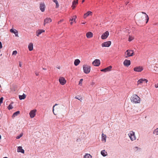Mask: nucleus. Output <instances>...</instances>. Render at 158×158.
<instances>
[{"label":"nucleus","instance_id":"7","mask_svg":"<svg viewBox=\"0 0 158 158\" xmlns=\"http://www.w3.org/2000/svg\"><path fill=\"white\" fill-rule=\"evenodd\" d=\"M130 139L133 141L136 139V137L135 135V133L133 131H131L128 134Z\"/></svg>","mask_w":158,"mask_h":158},{"label":"nucleus","instance_id":"9","mask_svg":"<svg viewBox=\"0 0 158 158\" xmlns=\"http://www.w3.org/2000/svg\"><path fill=\"white\" fill-rule=\"evenodd\" d=\"M36 110L34 109L31 110L29 113V115L31 118H33L36 115Z\"/></svg>","mask_w":158,"mask_h":158},{"label":"nucleus","instance_id":"48","mask_svg":"<svg viewBox=\"0 0 158 158\" xmlns=\"http://www.w3.org/2000/svg\"><path fill=\"white\" fill-rule=\"evenodd\" d=\"M57 68L58 69H60V67H57Z\"/></svg>","mask_w":158,"mask_h":158},{"label":"nucleus","instance_id":"42","mask_svg":"<svg viewBox=\"0 0 158 158\" xmlns=\"http://www.w3.org/2000/svg\"><path fill=\"white\" fill-rule=\"evenodd\" d=\"M2 48V43L0 42V49H1Z\"/></svg>","mask_w":158,"mask_h":158},{"label":"nucleus","instance_id":"6","mask_svg":"<svg viewBox=\"0 0 158 158\" xmlns=\"http://www.w3.org/2000/svg\"><path fill=\"white\" fill-rule=\"evenodd\" d=\"M148 80L145 79L141 78L139 79L137 82V85H142L143 84L145 85L147 84Z\"/></svg>","mask_w":158,"mask_h":158},{"label":"nucleus","instance_id":"14","mask_svg":"<svg viewBox=\"0 0 158 158\" xmlns=\"http://www.w3.org/2000/svg\"><path fill=\"white\" fill-rule=\"evenodd\" d=\"M45 8V5L44 3H42L40 4V8L42 12H44Z\"/></svg>","mask_w":158,"mask_h":158},{"label":"nucleus","instance_id":"2","mask_svg":"<svg viewBox=\"0 0 158 158\" xmlns=\"http://www.w3.org/2000/svg\"><path fill=\"white\" fill-rule=\"evenodd\" d=\"M131 102L135 103H139L140 102V98L137 95H133L131 98Z\"/></svg>","mask_w":158,"mask_h":158},{"label":"nucleus","instance_id":"46","mask_svg":"<svg viewBox=\"0 0 158 158\" xmlns=\"http://www.w3.org/2000/svg\"><path fill=\"white\" fill-rule=\"evenodd\" d=\"M85 0H82V3H83V2H84Z\"/></svg>","mask_w":158,"mask_h":158},{"label":"nucleus","instance_id":"51","mask_svg":"<svg viewBox=\"0 0 158 158\" xmlns=\"http://www.w3.org/2000/svg\"><path fill=\"white\" fill-rule=\"evenodd\" d=\"M7 158V157H4V158Z\"/></svg>","mask_w":158,"mask_h":158},{"label":"nucleus","instance_id":"22","mask_svg":"<svg viewBox=\"0 0 158 158\" xmlns=\"http://www.w3.org/2000/svg\"><path fill=\"white\" fill-rule=\"evenodd\" d=\"M10 31L12 33H13L15 34L16 36H18V32L15 29H11L10 30Z\"/></svg>","mask_w":158,"mask_h":158},{"label":"nucleus","instance_id":"13","mask_svg":"<svg viewBox=\"0 0 158 158\" xmlns=\"http://www.w3.org/2000/svg\"><path fill=\"white\" fill-rule=\"evenodd\" d=\"M92 64L95 66H98L100 64V60L98 59H96L93 62Z\"/></svg>","mask_w":158,"mask_h":158},{"label":"nucleus","instance_id":"15","mask_svg":"<svg viewBox=\"0 0 158 158\" xmlns=\"http://www.w3.org/2000/svg\"><path fill=\"white\" fill-rule=\"evenodd\" d=\"M124 65L127 67H128L131 64V61L129 60L126 59L123 62Z\"/></svg>","mask_w":158,"mask_h":158},{"label":"nucleus","instance_id":"50","mask_svg":"<svg viewBox=\"0 0 158 158\" xmlns=\"http://www.w3.org/2000/svg\"><path fill=\"white\" fill-rule=\"evenodd\" d=\"M1 135H0V139H1Z\"/></svg>","mask_w":158,"mask_h":158},{"label":"nucleus","instance_id":"33","mask_svg":"<svg viewBox=\"0 0 158 158\" xmlns=\"http://www.w3.org/2000/svg\"><path fill=\"white\" fill-rule=\"evenodd\" d=\"M154 134L155 135H158V128H157L153 132Z\"/></svg>","mask_w":158,"mask_h":158},{"label":"nucleus","instance_id":"41","mask_svg":"<svg viewBox=\"0 0 158 158\" xmlns=\"http://www.w3.org/2000/svg\"><path fill=\"white\" fill-rule=\"evenodd\" d=\"M75 98L77 99H78L79 100H81L82 99V98H78L77 97H76Z\"/></svg>","mask_w":158,"mask_h":158},{"label":"nucleus","instance_id":"44","mask_svg":"<svg viewBox=\"0 0 158 158\" xmlns=\"http://www.w3.org/2000/svg\"><path fill=\"white\" fill-rule=\"evenodd\" d=\"M155 86L156 88H158V83L155 84Z\"/></svg>","mask_w":158,"mask_h":158},{"label":"nucleus","instance_id":"43","mask_svg":"<svg viewBox=\"0 0 158 158\" xmlns=\"http://www.w3.org/2000/svg\"><path fill=\"white\" fill-rule=\"evenodd\" d=\"M22 64L21 62H19V66L21 67H22Z\"/></svg>","mask_w":158,"mask_h":158},{"label":"nucleus","instance_id":"37","mask_svg":"<svg viewBox=\"0 0 158 158\" xmlns=\"http://www.w3.org/2000/svg\"><path fill=\"white\" fill-rule=\"evenodd\" d=\"M17 54V52L16 51H14L12 53V55L16 56Z\"/></svg>","mask_w":158,"mask_h":158},{"label":"nucleus","instance_id":"1","mask_svg":"<svg viewBox=\"0 0 158 158\" xmlns=\"http://www.w3.org/2000/svg\"><path fill=\"white\" fill-rule=\"evenodd\" d=\"M141 13L139 14L137 18L136 21L139 23H142L144 21L145 19L146 20V23H147L149 20V17L147 14L144 12H142Z\"/></svg>","mask_w":158,"mask_h":158},{"label":"nucleus","instance_id":"30","mask_svg":"<svg viewBox=\"0 0 158 158\" xmlns=\"http://www.w3.org/2000/svg\"><path fill=\"white\" fill-rule=\"evenodd\" d=\"M26 97V95L24 94H23L22 95H19V98L20 100L24 99Z\"/></svg>","mask_w":158,"mask_h":158},{"label":"nucleus","instance_id":"45","mask_svg":"<svg viewBox=\"0 0 158 158\" xmlns=\"http://www.w3.org/2000/svg\"><path fill=\"white\" fill-rule=\"evenodd\" d=\"M63 21V20H60V21H59L58 22V24H60V23H61V22H62Z\"/></svg>","mask_w":158,"mask_h":158},{"label":"nucleus","instance_id":"3","mask_svg":"<svg viewBox=\"0 0 158 158\" xmlns=\"http://www.w3.org/2000/svg\"><path fill=\"white\" fill-rule=\"evenodd\" d=\"M54 108H55L56 110L58 112L60 110L62 109V105H59V104H56L53 106L52 108V111L54 114L55 115L56 114H55L54 110Z\"/></svg>","mask_w":158,"mask_h":158},{"label":"nucleus","instance_id":"28","mask_svg":"<svg viewBox=\"0 0 158 158\" xmlns=\"http://www.w3.org/2000/svg\"><path fill=\"white\" fill-rule=\"evenodd\" d=\"M101 154L103 156H106L107 155V153L105 151V150H102L101 152Z\"/></svg>","mask_w":158,"mask_h":158},{"label":"nucleus","instance_id":"26","mask_svg":"<svg viewBox=\"0 0 158 158\" xmlns=\"http://www.w3.org/2000/svg\"><path fill=\"white\" fill-rule=\"evenodd\" d=\"M80 63V61L78 59L75 60L74 62V64L76 66H77Z\"/></svg>","mask_w":158,"mask_h":158},{"label":"nucleus","instance_id":"12","mask_svg":"<svg viewBox=\"0 0 158 158\" xmlns=\"http://www.w3.org/2000/svg\"><path fill=\"white\" fill-rule=\"evenodd\" d=\"M143 69L142 67L139 66L134 68V70L135 72H141Z\"/></svg>","mask_w":158,"mask_h":158},{"label":"nucleus","instance_id":"5","mask_svg":"<svg viewBox=\"0 0 158 158\" xmlns=\"http://www.w3.org/2000/svg\"><path fill=\"white\" fill-rule=\"evenodd\" d=\"M83 70L84 73L88 74L90 72L91 67L87 64H84L83 65Z\"/></svg>","mask_w":158,"mask_h":158},{"label":"nucleus","instance_id":"10","mask_svg":"<svg viewBox=\"0 0 158 158\" xmlns=\"http://www.w3.org/2000/svg\"><path fill=\"white\" fill-rule=\"evenodd\" d=\"M59 81L61 85H64L66 83V81L64 78L63 77H60L59 79Z\"/></svg>","mask_w":158,"mask_h":158},{"label":"nucleus","instance_id":"34","mask_svg":"<svg viewBox=\"0 0 158 158\" xmlns=\"http://www.w3.org/2000/svg\"><path fill=\"white\" fill-rule=\"evenodd\" d=\"M154 70L158 72V64L156 65L154 68Z\"/></svg>","mask_w":158,"mask_h":158},{"label":"nucleus","instance_id":"19","mask_svg":"<svg viewBox=\"0 0 158 158\" xmlns=\"http://www.w3.org/2000/svg\"><path fill=\"white\" fill-rule=\"evenodd\" d=\"M92 15V12L90 11H89L87 13H85L84 15V18L85 19L87 17L90 16V15Z\"/></svg>","mask_w":158,"mask_h":158},{"label":"nucleus","instance_id":"8","mask_svg":"<svg viewBox=\"0 0 158 158\" xmlns=\"http://www.w3.org/2000/svg\"><path fill=\"white\" fill-rule=\"evenodd\" d=\"M111 42L110 41H108L104 42L102 44V47H108L111 45Z\"/></svg>","mask_w":158,"mask_h":158},{"label":"nucleus","instance_id":"18","mask_svg":"<svg viewBox=\"0 0 158 158\" xmlns=\"http://www.w3.org/2000/svg\"><path fill=\"white\" fill-rule=\"evenodd\" d=\"M78 3V0H74L72 2V7L73 9H74L76 5Z\"/></svg>","mask_w":158,"mask_h":158},{"label":"nucleus","instance_id":"17","mask_svg":"<svg viewBox=\"0 0 158 158\" xmlns=\"http://www.w3.org/2000/svg\"><path fill=\"white\" fill-rule=\"evenodd\" d=\"M52 21L51 19L50 18H46L44 20V25H45L47 23H51Z\"/></svg>","mask_w":158,"mask_h":158},{"label":"nucleus","instance_id":"24","mask_svg":"<svg viewBox=\"0 0 158 158\" xmlns=\"http://www.w3.org/2000/svg\"><path fill=\"white\" fill-rule=\"evenodd\" d=\"M17 152H21L23 153H24V151L22 147L21 146H19L17 148Z\"/></svg>","mask_w":158,"mask_h":158},{"label":"nucleus","instance_id":"35","mask_svg":"<svg viewBox=\"0 0 158 158\" xmlns=\"http://www.w3.org/2000/svg\"><path fill=\"white\" fill-rule=\"evenodd\" d=\"M134 39V37L131 36H129L128 40L129 41H131V40H133Z\"/></svg>","mask_w":158,"mask_h":158},{"label":"nucleus","instance_id":"39","mask_svg":"<svg viewBox=\"0 0 158 158\" xmlns=\"http://www.w3.org/2000/svg\"><path fill=\"white\" fill-rule=\"evenodd\" d=\"M23 136V134H21L19 135L16 137V138L17 139H19Z\"/></svg>","mask_w":158,"mask_h":158},{"label":"nucleus","instance_id":"23","mask_svg":"<svg viewBox=\"0 0 158 158\" xmlns=\"http://www.w3.org/2000/svg\"><path fill=\"white\" fill-rule=\"evenodd\" d=\"M93 34L91 32H88L86 34V36L88 38H90L93 36Z\"/></svg>","mask_w":158,"mask_h":158},{"label":"nucleus","instance_id":"11","mask_svg":"<svg viewBox=\"0 0 158 158\" xmlns=\"http://www.w3.org/2000/svg\"><path fill=\"white\" fill-rule=\"evenodd\" d=\"M109 32L108 31H106L105 33H103L101 36V38L102 40L106 39L109 35Z\"/></svg>","mask_w":158,"mask_h":158},{"label":"nucleus","instance_id":"16","mask_svg":"<svg viewBox=\"0 0 158 158\" xmlns=\"http://www.w3.org/2000/svg\"><path fill=\"white\" fill-rule=\"evenodd\" d=\"M112 68V66H110L106 68L102 69L101 70V71L102 72H106L107 71H110L111 70V69Z\"/></svg>","mask_w":158,"mask_h":158},{"label":"nucleus","instance_id":"38","mask_svg":"<svg viewBox=\"0 0 158 158\" xmlns=\"http://www.w3.org/2000/svg\"><path fill=\"white\" fill-rule=\"evenodd\" d=\"M83 80L82 79H81L79 81V85H82Z\"/></svg>","mask_w":158,"mask_h":158},{"label":"nucleus","instance_id":"47","mask_svg":"<svg viewBox=\"0 0 158 158\" xmlns=\"http://www.w3.org/2000/svg\"><path fill=\"white\" fill-rule=\"evenodd\" d=\"M43 69L44 70H46V69H45V68H43Z\"/></svg>","mask_w":158,"mask_h":158},{"label":"nucleus","instance_id":"31","mask_svg":"<svg viewBox=\"0 0 158 158\" xmlns=\"http://www.w3.org/2000/svg\"><path fill=\"white\" fill-rule=\"evenodd\" d=\"M20 113V111H17L15 113H14L13 115L12 116V117L13 118H14L16 116H17Z\"/></svg>","mask_w":158,"mask_h":158},{"label":"nucleus","instance_id":"4","mask_svg":"<svg viewBox=\"0 0 158 158\" xmlns=\"http://www.w3.org/2000/svg\"><path fill=\"white\" fill-rule=\"evenodd\" d=\"M134 51L133 50H127L125 53L124 56L125 58H127L134 55Z\"/></svg>","mask_w":158,"mask_h":158},{"label":"nucleus","instance_id":"36","mask_svg":"<svg viewBox=\"0 0 158 158\" xmlns=\"http://www.w3.org/2000/svg\"><path fill=\"white\" fill-rule=\"evenodd\" d=\"M13 108V107L11 104H10L8 106V109L9 110L12 109Z\"/></svg>","mask_w":158,"mask_h":158},{"label":"nucleus","instance_id":"32","mask_svg":"<svg viewBox=\"0 0 158 158\" xmlns=\"http://www.w3.org/2000/svg\"><path fill=\"white\" fill-rule=\"evenodd\" d=\"M53 2L55 3L56 4V8H58L59 6V4L58 2L57 1V0H52Z\"/></svg>","mask_w":158,"mask_h":158},{"label":"nucleus","instance_id":"49","mask_svg":"<svg viewBox=\"0 0 158 158\" xmlns=\"http://www.w3.org/2000/svg\"><path fill=\"white\" fill-rule=\"evenodd\" d=\"M85 23H82V24H84Z\"/></svg>","mask_w":158,"mask_h":158},{"label":"nucleus","instance_id":"21","mask_svg":"<svg viewBox=\"0 0 158 158\" xmlns=\"http://www.w3.org/2000/svg\"><path fill=\"white\" fill-rule=\"evenodd\" d=\"M77 18L76 16H74L72 17V19H70V23L72 25L73 21L76 23V19Z\"/></svg>","mask_w":158,"mask_h":158},{"label":"nucleus","instance_id":"25","mask_svg":"<svg viewBox=\"0 0 158 158\" xmlns=\"http://www.w3.org/2000/svg\"><path fill=\"white\" fill-rule=\"evenodd\" d=\"M28 48L29 50L30 51H31L33 49V43H30L29 45L28 46Z\"/></svg>","mask_w":158,"mask_h":158},{"label":"nucleus","instance_id":"27","mask_svg":"<svg viewBox=\"0 0 158 158\" xmlns=\"http://www.w3.org/2000/svg\"><path fill=\"white\" fill-rule=\"evenodd\" d=\"M106 135L102 133V141H104V142H106Z\"/></svg>","mask_w":158,"mask_h":158},{"label":"nucleus","instance_id":"29","mask_svg":"<svg viewBox=\"0 0 158 158\" xmlns=\"http://www.w3.org/2000/svg\"><path fill=\"white\" fill-rule=\"evenodd\" d=\"M83 158H92V156L89 154L86 153L84 156Z\"/></svg>","mask_w":158,"mask_h":158},{"label":"nucleus","instance_id":"20","mask_svg":"<svg viewBox=\"0 0 158 158\" xmlns=\"http://www.w3.org/2000/svg\"><path fill=\"white\" fill-rule=\"evenodd\" d=\"M45 32V30L43 29H39L37 30L36 32V35L38 36L42 33Z\"/></svg>","mask_w":158,"mask_h":158},{"label":"nucleus","instance_id":"40","mask_svg":"<svg viewBox=\"0 0 158 158\" xmlns=\"http://www.w3.org/2000/svg\"><path fill=\"white\" fill-rule=\"evenodd\" d=\"M35 74L36 76H38L39 75V73L37 72H35Z\"/></svg>","mask_w":158,"mask_h":158}]
</instances>
